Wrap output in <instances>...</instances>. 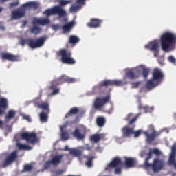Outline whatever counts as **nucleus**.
Instances as JSON below:
<instances>
[{
    "instance_id": "nucleus-59",
    "label": "nucleus",
    "mask_w": 176,
    "mask_h": 176,
    "mask_svg": "<svg viewBox=\"0 0 176 176\" xmlns=\"http://www.w3.org/2000/svg\"><path fill=\"white\" fill-rule=\"evenodd\" d=\"M34 105L35 107H38L40 109V106L41 105V104H40L38 102H34Z\"/></svg>"
},
{
    "instance_id": "nucleus-27",
    "label": "nucleus",
    "mask_w": 176,
    "mask_h": 176,
    "mask_svg": "<svg viewBox=\"0 0 176 176\" xmlns=\"http://www.w3.org/2000/svg\"><path fill=\"white\" fill-rule=\"evenodd\" d=\"M140 115V114H138L136 116L133 117V113H129L126 118V120H127V122H129L128 124L132 125L134 123H135V122H136L137 119L139 118Z\"/></svg>"
},
{
    "instance_id": "nucleus-12",
    "label": "nucleus",
    "mask_w": 176,
    "mask_h": 176,
    "mask_svg": "<svg viewBox=\"0 0 176 176\" xmlns=\"http://www.w3.org/2000/svg\"><path fill=\"white\" fill-rule=\"evenodd\" d=\"M111 100L110 95H107L106 97L103 98H98L94 102V107L96 109H101L106 103L109 102Z\"/></svg>"
},
{
    "instance_id": "nucleus-50",
    "label": "nucleus",
    "mask_w": 176,
    "mask_h": 176,
    "mask_svg": "<svg viewBox=\"0 0 176 176\" xmlns=\"http://www.w3.org/2000/svg\"><path fill=\"white\" fill-rule=\"evenodd\" d=\"M140 83H141V82H140V81L133 82H131V85L133 86V88H138Z\"/></svg>"
},
{
    "instance_id": "nucleus-14",
    "label": "nucleus",
    "mask_w": 176,
    "mask_h": 176,
    "mask_svg": "<svg viewBox=\"0 0 176 176\" xmlns=\"http://www.w3.org/2000/svg\"><path fill=\"white\" fill-rule=\"evenodd\" d=\"M143 133L146 135V142L148 144H152L156 138L160 136V133L155 130H153L151 133H149L148 131H144Z\"/></svg>"
},
{
    "instance_id": "nucleus-25",
    "label": "nucleus",
    "mask_w": 176,
    "mask_h": 176,
    "mask_svg": "<svg viewBox=\"0 0 176 176\" xmlns=\"http://www.w3.org/2000/svg\"><path fill=\"white\" fill-rule=\"evenodd\" d=\"M102 21L98 19H91L90 22L87 23V26L90 28H98L100 27Z\"/></svg>"
},
{
    "instance_id": "nucleus-64",
    "label": "nucleus",
    "mask_w": 176,
    "mask_h": 176,
    "mask_svg": "<svg viewBox=\"0 0 176 176\" xmlns=\"http://www.w3.org/2000/svg\"><path fill=\"white\" fill-rule=\"evenodd\" d=\"M3 123L1 120H0V128L1 129H3Z\"/></svg>"
},
{
    "instance_id": "nucleus-22",
    "label": "nucleus",
    "mask_w": 176,
    "mask_h": 176,
    "mask_svg": "<svg viewBox=\"0 0 176 176\" xmlns=\"http://www.w3.org/2000/svg\"><path fill=\"white\" fill-rule=\"evenodd\" d=\"M51 21L48 18H40L34 21V25H39L41 26H46L50 25Z\"/></svg>"
},
{
    "instance_id": "nucleus-30",
    "label": "nucleus",
    "mask_w": 176,
    "mask_h": 176,
    "mask_svg": "<svg viewBox=\"0 0 176 176\" xmlns=\"http://www.w3.org/2000/svg\"><path fill=\"white\" fill-rule=\"evenodd\" d=\"M16 115V111L14 110H9L8 114L6 116V122L8 123L11 119H14Z\"/></svg>"
},
{
    "instance_id": "nucleus-6",
    "label": "nucleus",
    "mask_w": 176,
    "mask_h": 176,
    "mask_svg": "<svg viewBox=\"0 0 176 176\" xmlns=\"http://www.w3.org/2000/svg\"><path fill=\"white\" fill-rule=\"evenodd\" d=\"M57 54L61 57L63 63L67 65H74L76 63V60L72 58L71 51L67 50L66 49H61Z\"/></svg>"
},
{
    "instance_id": "nucleus-17",
    "label": "nucleus",
    "mask_w": 176,
    "mask_h": 176,
    "mask_svg": "<svg viewBox=\"0 0 176 176\" xmlns=\"http://www.w3.org/2000/svg\"><path fill=\"white\" fill-rule=\"evenodd\" d=\"M1 58L3 60H8L12 62H17L19 60V56L18 55H13L8 52H3L1 54Z\"/></svg>"
},
{
    "instance_id": "nucleus-13",
    "label": "nucleus",
    "mask_w": 176,
    "mask_h": 176,
    "mask_svg": "<svg viewBox=\"0 0 176 176\" xmlns=\"http://www.w3.org/2000/svg\"><path fill=\"white\" fill-rule=\"evenodd\" d=\"M85 112L84 111H80L79 107L72 108L68 113H67L65 118H71L72 116L78 115L76 119H79V118H82Z\"/></svg>"
},
{
    "instance_id": "nucleus-33",
    "label": "nucleus",
    "mask_w": 176,
    "mask_h": 176,
    "mask_svg": "<svg viewBox=\"0 0 176 176\" xmlns=\"http://www.w3.org/2000/svg\"><path fill=\"white\" fill-rule=\"evenodd\" d=\"M8 107V100L6 98H1L0 100V108L4 110V113H5V110L7 109Z\"/></svg>"
},
{
    "instance_id": "nucleus-60",
    "label": "nucleus",
    "mask_w": 176,
    "mask_h": 176,
    "mask_svg": "<svg viewBox=\"0 0 176 176\" xmlns=\"http://www.w3.org/2000/svg\"><path fill=\"white\" fill-rule=\"evenodd\" d=\"M63 150L64 151H70L71 149H69L68 146H65Z\"/></svg>"
},
{
    "instance_id": "nucleus-49",
    "label": "nucleus",
    "mask_w": 176,
    "mask_h": 176,
    "mask_svg": "<svg viewBox=\"0 0 176 176\" xmlns=\"http://www.w3.org/2000/svg\"><path fill=\"white\" fill-rule=\"evenodd\" d=\"M23 119H24L25 120H27L28 122H31V117H30V116L28 115H23L22 116Z\"/></svg>"
},
{
    "instance_id": "nucleus-29",
    "label": "nucleus",
    "mask_w": 176,
    "mask_h": 176,
    "mask_svg": "<svg viewBox=\"0 0 176 176\" xmlns=\"http://www.w3.org/2000/svg\"><path fill=\"white\" fill-rule=\"evenodd\" d=\"M84 157L87 159V161L85 162V165L87 167H89V168H91V167L93 166V160H94V156H88V155H84Z\"/></svg>"
},
{
    "instance_id": "nucleus-42",
    "label": "nucleus",
    "mask_w": 176,
    "mask_h": 176,
    "mask_svg": "<svg viewBox=\"0 0 176 176\" xmlns=\"http://www.w3.org/2000/svg\"><path fill=\"white\" fill-rule=\"evenodd\" d=\"M41 29L38 27V26H36V25H34L30 31H31V33L32 34H38L41 32Z\"/></svg>"
},
{
    "instance_id": "nucleus-46",
    "label": "nucleus",
    "mask_w": 176,
    "mask_h": 176,
    "mask_svg": "<svg viewBox=\"0 0 176 176\" xmlns=\"http://www.w3.org/2000/svg\"><path fill=\"white\" fill-rule=\"evenodd\" d=\"M19 1H17L16 2H12L9 4V8L12 9L15 7H17L19 5Z\"/></svg>"
},
{
    "instance_id": "nucleus-21",
    "label": "nucleus",
    "mask_w": 176,
    "mask_h": 176,
    "mask_svg": "<svg viewBox=\"0 0 176 176\" xmlns=\"http://www.w3.org/2000/svg\"><path fill=\"white\" fill-rule=\"evenodd\" d=\"M86 0H77L76 6H72L70 8L71 12H78L80 8L85 5Z\"/></svg>"
},
{
    "instance_id": "nucleus-52",
    "label": "nucleus",
    "mask_w": 176,
    "mask_h": 176,
    "mask_svg": "<svg viewBox=\"0 0 176 176\" xmlns=\"http://www.w3.org/2000/svg\"><path fill=\"white\" fill-rule=\"evenodd\" d=\"M64 173V170L62 169H58L55 171V174L56 175H63Z\"/></svg>"
},
{
    "instance_id": "nucleus-55",
    "label": "nucleus",
    "mask_w": 176,
    "mask_h": 176,
    "mask_svg": "<svg viewBox=\"0 0 176 176\" xmlns=\"http://www.w3.org/2000/svg\"><path fill=\"white\" fill-rule=\"evenodd\" d=\"M52 90H54V91H52V94H57L59 93V89H58V88L55 87L54 89H52Z\"/></svg>"
},
{
    "instance_id": "nucleus-43",
    "label": "nucleus",
    "mask_w": 176,
    "mask_h": 176,
    "mask_svg": "<svg viewBox=\"0 0 176 176\" xmlns=\"http://www.w3.org/2000/svg\"><path fill=\"white\" fill-rule=\"evenodd\" d=\"M40 109H44V110H47V111H50V109H49V104L47 103V102L41 103Z\"/></svg>"
},
{
    "instance_id": "nucleus-35",
    "label": "nucleus",
    "mask_w": 176,
    "mask_h": 176,
    "mask_svg": "<svg viewBox=\"0 0 176 176\" xmlns=\"http://www.w3.org/2000/svg\"><path fill=\"white\" fill-rule=\"evenodd\" d=\"M69 154H71L74 157H80L82 155V151L76 149H70Z\"/></svg>"
},
{
    "instance_id": "nucleus-28",
    "label": "nucleus",
    "mask_w": 176,
    "mask_h": 176,
    "mask_svg": "<svg viewBox=\"0 0 176 176\" xmlns=\"http://www.w3.org/2000/svg\"><path fill=\"white\" fill-rule=\"evenodd\" d=\"M63 156H64L63 155H58L54 156L52 159H51V162L52 163V165L58 166V164H60Z\"/></svg>"
},
{
    "instance_id": "nucleus-23",
    "label": "nucleus",
    "mask_w": 176,
    "mask_h": 176,
    "mask_svg": "<svg viewBox=\"0 0 176 176\" xmlns=\"http://www.w3.org/2000/svg\"><path fill=\"white\" fill-rule=\"evenodd\" d=\"M72 135L78 140L82 141L85 138V133H81L80 130L78 128L72 133Z\"/></svg>"
},
{
    "instance_id": "nucleus-47",
    "label": "nucleus",
    "mask_w": 176,
    "mask_h": 176,
    "mask_svg": "<svg viewBox=\"0 0 176 176\" xmlns=\"http://www.w3.org/2000/svg\"><path fill=\"white\" fill-rule=\"evenodd\" d=\"M51 164H52V160H49V161H47L45 164H44V168L45 170H47V168H49V167L51 166Z\"/></svg>"
},
{
    "instance_id": "nucleus-18",
    "label": "nucleus",
    "mask_w": 176,
    "mask_h": 176,
    "mask_svg": "<svg viewBox=\"0 0 176 176\" xmlns=\"http://www.w3.org/2000/svg\"><path fill=\"white\" fill-rule=\"evenodd\" d=\"M125 75L130 80H135L139 78L140 72L137 69H130L126 72Z\"/></svg>"
},
{
    "instance_id": "nucleus-37",
    "label": "nucleus",
    "mask_w": 176,
    "mask_h": 176,
    "mask_svg": "<svg viewBox=\"0 0 176 176\" xmlns=\"http://www.w3.org/2000/svg\"><path fill=\"white\" fill-rule=\"evenodd\" d=\"M102 85H101V82H99L98 85H96L93 88V94H100L102 93Z\"/></svg>"
},
{
    "instance_id": "nucleus-57",
    "label": "nucleus",
    "mask_w": 176,
    "mask_h": 176,
    "mask_svg": "<svg viewBox=\"0 0 176 176\" xmlns=\"http://www.w3.org/2000/svg\"><path fill=\"white\" fill-rule=\"evenodd\" d=\"M143 109L144 110V112H145V113H148V112H149V111H150V108H149L148 106H144V107H143Z\"/></svg>"
},
{
    "instance_id": "nucleus-20",
    "label": "nucleus",
    "mask_w": 176,
    "mask_h": 176,
    "mask_svg": "<svg viewBox=\"0 0 176 176\" xmlns=\"http://www.w3.org/2000/svg\"><path fill=\"white\" fill-rule=\"evenodd\" d=\"M122 138H129L133 135V128H131L129 126H125L122 129Z\"/></svg>"
},
{
    "instance_id": "nucleus-44",
    "label": "nucleus",
    "mask_w": 176,
    "mask_h": 176,
    "mask_svg": "<svg viewBox=\"0 0 176 176\" xmlns=\"http://www.w3.org/2000/svg\"><path fill=\"white\" fill-rule=\"evenodd\" d=\"M72 1H65V0H60L59 1V4L60 6H65L67 5H68L69 3H71Z\"/></svg>"
},
{
    "instance_id": "nucleus-5",
    "label": "nucleus",
    "mask_w": 176,
    "mask_h": 176,
    "mask_svg": "<svg viewBox=\"0 0 176 176\" xmlns=\"http://www.w3.org/2000/svg\"><path fill=\"white\" fill-rule=\"evenodd\" d=\"M152 149H150V151L147 153V157L145 159L144 167H146V168H150V167H151L153 173H159L164 167V162L160 159H155L153 161V164H150L149 160L152 158Z\"/></svg>"
},
{
    "instance_id": "nucleus-15",
    "label": "nucleus",
    "mask_w": 176,
    "mask_h": 176,
    "mask_svg": "<svg viewBox=\"0 0 176 176\" xmlns=\"http://www.w3.org/2000/svg\"><path fill=\"white\" fill-rule=\"evenodd\" d=\"M145 48L152 52H160V44L157 40L150 41L145 45Z\"/></svg>"
},
{
    "instance_id": "nucleus-58",
    "label": "nucleus",
    "mask_w": 176,
    "mask_h": 176,
    "mask_svg": "<svg viewBox=\"0 0 176 176\" xmlns=\"http://www.w3.org/2000/svg\"><path fill=\"white\" fill-rule=\"evenodd\" d=\"M85 150L91 151V147L89 144H86L85 146Z\"/></svg>"
},
{
    "instance_id": "nucleus-24",
    "label": "nucleus",
    "mask_w": 176,
    "mask_h": 176,
    "mask_svg": "<svg viewBox=\"0 0 176 176\" xmlns=\"http://www.w3.org/2000/svg\"><path fill=\"white\" fill-rule=\"evenodd\" d=\"M122 160L120 158L116 157L110 164H108L107 167H109L110 168H117L118 167H120V166H122Z\"/></svg>"
},
{
    "instance_id": "nucleus-38",
    "label": "nucleus",
    "mask_w": 176,
    "mask_h": 176,
    "mask_svg": "<svg viewBox=\"0 0 176 176\" xmlns=\"http://www.w3.org/2000/svg\"><path fill=\"white\" fill-rule=\"evenodd\" d=\"M69 42L73 45L79 43V37L76 35H71L69 36Z\"/></svg>"
},
{
    "instance_id": "nucleus-4",
    "label": "nucleus",
    "mask_w": 176,
    "mask_h": 176,
    "mask_svg": "<svg viewBox=\"0 0 176 176\" xmlns=\"http://www.w3.org/2000/svg\"><path fill=\"white\" fill-rule=\"evenodd\" d=\"M164 79L163 72L158 67L154 68L152 72L151 79L147 81V89L151 90L154 87L160 85Z\"/></svg>"
},
{
    "instance_id": "nucleus-61",
    "label": "nucleus",
    "mask_w": 176,
    "mask_h": 176,
    "mask_svg": "<svg viewBox=\"0 0 176 176\" xmlns=\"http://www.w3.org/2000/svg\"><path fill=\"white\" fill-rule=\"evenodd\" d=\"M144 107L142 106V105L141 104V103H140L139 107H138L139 109H140V110L143 109Z\"/></svg>"
},
{
    "instance_id": "nucleus-53",
    "label": "nucleus",
    "mask_w": 176,
    "mask_h": 176,
    "mask_svg": "<svg viewBox=\"0 0 176 176\" xmlns=\"http://www.w3.org/2000/svg\"><path fill=\"white\" fill-rule=\"evenodd\" d=\"M121 173H122V168L117 167V168L115 169V174H116V175H120V174H121Z\"/></svg>"
},
{
    "instance_id": "nucleus-32",
    "label": "nucleus",
    "mask_w": 176,
    "mask_h": 176,
    "mask_svg": "<svg viewBox=\"0 0 176 176\" xmlns=\"http://www.w3.org/2000/svg\"><path fill=\"white\" fill-rule=\"evenodd\" d=\"M74 24L73 22L69 23L67 24H65L62 27V30L64 32H69L71 31V30L73 28Z\"/></svg>"
},
{
    "instance_id": "nucleus-54",
    "label": "nucleus",
    "mask_w": 176,
    "mask_h": 176,
    "mask_svg": "<svg viewBox=\"0 0 176 176\" xmlns=\"http://www.w3.org/2000/svg\"><path fill=\"white\" fill-rule=\"evenodd\" d=\"M157 61H158V63H159L161 65H164V57H161V58H158Z\"/></svg>"
},
{
    "instance_id": "nucleus-36",
    "label": "nucleus",
    "mask_w": 176,
    "mask_h": 176,
    "mask_svg": "<svg viewBox=\"0 0 176 176\" xmlns=\"http://www.w3.org/2000/svg\"><path fill=\"white\" fill-rule=\"evenodd\" d=\"M40 120L41 123H46L48 120V115L46 114L44 111H42L40 115Z\"/></svg>"
},
{
    "instance_id": "nucleus-45",
    "label": "nucleus",
    "mask_w": 176,
    "mask_h": 176,
    "mask_svg": "<svg viewBox=\"0 0 176 176\" xmlns=\"http://www.w3.org/2000/svg\"><path fill=\"white\" fill-rule=\"evenodd\" d=\"M142 133V131L141 129L138 130L136 131H134V129H133V135L135 138H139Z\"/></svg>"
},
{
    "instance_id": "nucleus-41",
    "label": "nucleus",
    "mask_w": 176,
    "mask_h": 176,
    "mask_svg": "<svg viewBox=\"0 0 176 176\" xmlns=\"http://www.w3.org/2000/svg\"><path fill=\"white\" fill-rule=\"evenodd\" d=\"M33 170V166L31 164H25L24 165V168L22 170V173H31Z\"/></svg>"
},
{
    "instance_id": "nucleus-51",
    "label": "nucleus",
    "mask_w": 176,
    "mask_h": 176,
    "mask_svg": "<svg viewBox=\"0 0 176 176\" xmlns=\"http://www.w3.org/2000/svg\"><path fill=\"white\" fill-rule=\"evenodd\" d=\"M168 61H170V63H172L173 64H175V63H176V59L173 56H169L168 58Z\"/></svg>"
},
{
    "instance_id": "nucleus-10",
    "label": "nucleus",
    "mask_w": 176,
    "mask_h": 176,
    "mask_svg": "<svg viewBox=\"0 0 176 176\" xmlns=\"http://www.w3.org/2000/svg\"><path fill=\"white\" fill-rule=\"evenodd\" d=\"M126 84L127 82H123L122 80H104L103 81H100V86L106 88L109 87V86L122 87Z\"/></svg>"
},
{
    "instance_id": "nucleus-11",
    "label": "nucleus",
    "mask_w": 176,
    "mask_h": 176,
    "mask_svg": "<svg viewBox=\"0 0 176 176\" xmlns=\"http://www.w3.org/2000/svg\"><path fill=\"white\" fill-rule=\"evenodd\" d=\"M19 157L18 151H14L12 152L4 160V162L2 164L1 166L3 168L8 167L10 166L12 162H15Z\"/></svg>"
},
{
    "instance_id": "nucleus-1",
    "label": "nucleus",
    "mask_w": 176,
    "mask_h": 176,
    "mask_svg": "<svg viewBox=\"0 0 176 176\" xmlns=\"http://www.w3.org/2000/svg\"><path fill=\"white\" fill-rule=\"evenodd\" d=\"M160 45L164 52H170L175 50L176 33L171 32H164L160 38Z\"/></svg>"
},
{
    "instance_id": "nucleus-39",
    "label": "nucleus",
    "mask_w": 176,
    "mask_h": 176,
    "mask_svg": "<svg viewBox=\"0 0 176 176\" xmlns=\"http://www.w3.org/2000/svg\"><path fill=\"white\" fill-rule=\"evenodd\" d=\"M60 131H61V139L62 140L66 141L69 139V135L67 131H63V127H60Z\"/></svg>"
},
{
    "instance_id": "nucleus-56",
    "label": "nucleus",
    "mask_w": 176,
    "mask_h": 176,
    "mask_svg": "<svg viewBox=\"0 0 176 176\" xmlns=\"http://www.w3.org/2000/svg\"><path fill=\"white\" fill-rule=\"evenodd\" d=\"M52 29H54V30H58L60 29V25L58 24L54 25H52Z\"/></svg>"
},
{
    "instance_id": "nucleus-19",
    "label": "nucleus",
    "mask_w": 176,
    "mask_h": 176,
    "mask_svg": "<svg viewBox=\"0 0 176 176\" xmlns=\"http://www.w3.org/2000/svg\"><path fill=\"white\" fill-rule=\"evenodd\" d=\"M138 162L132 157H125L124 166L126 168H133L136 167Z\"/></svg>"
},
{
    "instance_id": "nucleus-31",
    "label": "nucleus",
    "mask_w": 176,
    "mask_h": 176,
    "mask_svg": "<svg viewBox=\"0 0 176 176\" xmlns=\"http://www.w3.org/2000/svg\"><path fill=\"white\" fill-rule=\"evenodd\" d=\"M16 146L19 150L21 151H31L32 150V147L26 145V144H22V143H16Z\"/></svg>"
},
{
    "instance_id": "nucleus-26",
    "label": "nucleus",
    "mask_w": 176,
    "mask_h": 176,
    "mask_svg": "<svg viewBox=\"0 0 176 176\" xmlns=\"http://www.w3.org/2000/svg\"><path fill=\"white\" fill-rule=\"evenodd\" d=\"M105 134L96 133L91 136L90 140L92 142L98 143L101 140L104 139Z\"/></svg>"
},
{
    "instance_id": "nucleus-2",
    "label": "nucleus",
    "mask_w": 176,
    "mask_h": 176,
    "mask_svg": "<svg viewBox=\"0 0 176 176\" xmlns=\"http://www.w3.org/2000/svg\"><path fill=\"white\" fill-rule=\"evenodd\" d=\"M39 4L36 2H28L23 4L20 8L13 10L11 12V17L12 20H19V19L25 16L27 10H36Z\"/></svg>"
},
{
    "instance_id": "nucleus-16",
    "label": "nucleus",
    "mask_w": 176,
    "mask_h": 176,
    "mask_svg": "<svg viewBox=\"0 0 176 176\" xmlns=\"http://www.w3.org/2000/svg\"><path fill=\"white\" fill-rule=\"evenodd\" d=\"M175 157H176V147L174 146L171 148V153L170 155L168 164V166L171 167V166H173L176 170V160H175Z\"/></svg>"
},
{
    "instance_id": "nucleus-3",
    "label": "nucleus",
    "mask_w": 176,
    "mask_h": 176,
    "mask_svg": "<svg viewBox=\"0 0 176 176\" xmlns=\"http://www.w3.org/2000/svg\"><path fill=\"white\" fill-rule=\"evenodd\" d=\"M47 38V37L46 36H40L36 38H21L19 41V44L23 47L28 45L31 49H37L42 47L45 45Z\"/></svg>"
},
{
    "instance_id": "nucleus-40",
    "label": "nucleus",
    "mask_w": 176,
    "mask_h": 176,
    "mask_svg": "<svg viewBox=\"0 0 176 176\" xmlns=\"http://www.w3.org/2000/svg\"><path fill=\"white\" fill-rule=\"evenodd\" d=\"M142 72L144 79H147L150 73V69L147 67H142Z\"/></svg>"
},
{
    "instance_id": "nucleus-48",
    "label": "nucleus",
    "mask_w": 176,
    "mask_h": 176,
    "mask_svg": "<svg viewBox=\"0 0 176 176\" xmlns=\"http://www.w3.org/2000/svg\"><path fill=\"white\" fill-rule=\"evenodd\" d=\"M152 153H154L156 155H161V151L157 149V148H155L153 150H151Z\"/></svg>"
},
{
    "instance_id": "nucleus-8",
    "label": "nucleus",
    "mask_w": 176,
    "mask_h": 176,
    "mask_svg": "<svg viewBox=\"0 0 176 176\" xmlns=\"http://www.w3.org/2000/svg\"><path fill=\"white\" fill-rule=\"evenodd\" d=\"M43 14L47 16L58 14V17H64L67 15L66 11L64 10L60 6H56L51 9H47L43 12Z\"/></svg>"
},
{
    "instance_id": "nucleus-62",
    "label": "nucleus",
    "mask_w": 176,
    "mask_h": 176,
    "mask_svg": "<svg viewBox=\"0 0 176 176\" xmlns=\"http://www.w3.org/2000/svg\"><path fill=\"white\" fill-rule=\"evenodd\" d=\"M159 55V52H154V56L157 57Z\"/></svg>"
},
{
    "instance_id": "nucleus-7",
    "label": "nucleus",
    "mask_w": 176,
    "mask_h": 176,
    "mask_svg": "<svg viewBox=\"0 0 176 176\" xmlns=\"http://www.w3.org/2000/svg\"><path fill=\"white\" fill-rule=\"evenodd\" d=\"M76 82V78H71L67 75H62L58 78L52 80L51 82V89H55L57 85L67 82L69 84L75 83Z\"/></svg>"
},
{
    "instance_id": "nucleus-63",
    "label": "nucleus",
    "mask_w": 176,
    "mask_h": 176,
    "mask_svg": "<svg viewBox=\"0 0 176 176\" xmlns=\"http://www.w3.org/2000/svg\"><path fill=\"white\" fill-rule=\"evenodd\" d=\"M4 113V110H3V109H1V108H0V115L1 116V115H3Z\"/></svg>"
},
{
    "instance_id": "nucleus-34",
    "label": "nucleus",
    "mask_w": 176,
    "mask_h": 176,
    "mask_svg": "<svg viewBox=\"0 0 176 176\" xmlns=\"http://www.w3.org/2000/svg\"><path fill=\"white\" fill-rule=\"evenodd\" d=\"M106 124V118L104 117L97 118V124L99 127L102 128Z\"/></svg>"
},
{
    "instance_id": "nucleus-9",
    "label": "nucleus",
    "mask_w": 176,
    "mask_h": 176,
    "mask_svg": "<svg viewBox=\"0 0 176 176\" xmlns=\"http://www.w3.org/2000/svg\"><path fill=\"white\" fill-rule=\"evenodd\" d=\"M22 140H25L28 144L34 145L39 142V139L35 133L23 132L21 134Z\"/></svg>"
}]
</instances>
